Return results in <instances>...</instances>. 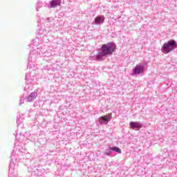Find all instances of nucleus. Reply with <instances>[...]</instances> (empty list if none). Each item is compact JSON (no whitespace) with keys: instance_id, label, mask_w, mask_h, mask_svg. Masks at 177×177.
<instances>
[{"instance_id":"nucleus-1","label":"nucleus","mask_w":177,"mask_h":177,"mask_svg":"<svg viewBox=\"0 0 177 177\" xmlns=\"http://www.w3.org/2000/svg\"><path fill=\"white\" fill-rule=\"evenodd\" d=\"M117 49V45L113 42H109L105 44H103L99 50V53L97 55V60H102L104 56L109 55H113Z\"/></svg>"},{"instance_id":"nucleus-2","label":"nucleus","mask_w":177,"mask_h":177,"mask_svg":"<svg viewBox=\"0 0 177 177\" xmlns=\"http://www.w3.org/2000/svg\"><path fill=\"white\" fill-rule=\"evenodd\" d=\"M177 48L176 41L175 40H169L167 43H165L162 47V52L167 55L169 52H172L174 49Z\"/></svg>"},{"instance_id":"nucleus-3","label":"nucleus","mask_w":177,"mask_h":177,"mask_svg":"<svg viewBox=\"0 0 177 177\" xmlns=\"http://www.w3.org/2000/svg\"><path fill=\"white\" fill-rule=\"evenodd\" d=\"M130 128L134 131H139L142 128V124L138 122H131L129 123Z\"/></svg>"},{"instance_id":"nucleus-4","label":"nucleus","mask_w":177,"mask_h":177,"mask_svg":"<svg viewBox=\"0 0 177 177\" xmlns=\"http://www.w3.org/2000/svg\"><path fill=\"white\" fill-rule=\"evenodd\" d=\"M145 66L142 64H137L134 68L133 74H142L143 73V70Z\"/></svg>"},{"instance_id":"nucleus-5","label":"nucleus","mask_w":177,"mask_h":177,"mask_svg":"<svg viewBox=\"0 0 177 177\" xmlns=\"http://www.w3.org/2000/svg\"><path fill=\"white\" fill-rule=\"evenodd\" d=\"M62 3V0H53L50 2V8H56V6H60Z\"/></svg>"},{"instance_id":"nucleus-6","label":"nucleus","mask_w":177,"mask_h":177,"mask_svg":"<svg viewBox=\"0 0 177 177\" xmlns=\"http://www.w3.org/2000/svg\"><path fill=\"white\" fill-rule=\"evenodd\" d=\"M110 120H111V116L102 115L100 118V124H103V121H106V122H109V121H110Z\"/></svg>"},{"instance_id":"nucleus-7","label":"nucleus","mask_w":177,"mask_h":177,"mask_svg":"<svg viewBox=\"0 0 177 177\" xmlns=\"http://www.w3.org/2000/svg\"><path fill=\"white\" fill-rule=\"evenodd\" d=\"M104 21V18L103 17H97L95 18L96 24H102Z\"/></svg>"},{"instance_id":"nucleus-8","label":"nucleus","mask_w":177,"mask_h":177,"mask_svg":"<svg viewBox=\"0 0 177 177\" xmlns=\"http://www.w3.org/2000/svg\"><path fill=\"white\" fill-rule=\"evenodd\" d=\"M37 93H31L30 96L28 97V100H29V102H32V100L37 99Z\"/></svg>"},{"instance_id":"nucleus-9","label":"nucleus","mask_w":177,"mask_h":177,"mask_svg":"<svg viewBox=\"0 0 177 177\" xmlns=\"http://www.w3.org/2000/svg\"><path fill=\"white\" fill-rule=\"evenodd\" d=\"M109 149L112 151H116V153H119V154H121L122 153L121 149L117 147H110Z\"/></svg>"},{"instance_id":"nucleus-10","label":"nucleus","mask_w":177,"mask_h":177,"mask_svg":"<svg viewBox=\"0 0 177 177\" xmlns=\"http://www.w3.org/2000/svg\"><path fill=\"white\" fill-rule=\"evenodd\" d=\"M110 151H109V152H107L106 154L107 155V156H110Z\"/></svg>"}]
</instances>
